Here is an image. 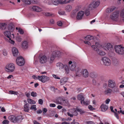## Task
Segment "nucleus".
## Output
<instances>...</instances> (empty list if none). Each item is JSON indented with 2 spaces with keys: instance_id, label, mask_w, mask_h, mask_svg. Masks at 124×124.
I'll list each match as a JSON object with an SVG mask.
<instances>
[{
  "instance_id": "1",
  "label": "nucleus",
  "mask_w": 124,
  "mask_h": 124,
  "mask_svg": "<svg viewBox=\"0 0 124 124\" xmlns=\"http://www.w3.org/2000/svg\"><path fill=\"white\" fill-rule=\"evenodd\" d=\"M56 67L62 71L63 72H65L66 74H68L70 71L68 65L66 64H63L61 62H58L56 64Z\"/></svg>"
},
{
  "instance_id": "2",
  "label": "nucleus",
  "mask_w": 124,
  "mask_h": 124,
  "mask_svg": "<svg viewBox=\"0 0 124 124\" xmlns=\"http://www.w3.org/2000/svg\"><path fill=\"white\" fill-rule=\"evenodd\" d=\"M124 47L123 45L115 46L114 49L116 53L118 55H121L124 54Z\"/></svg>"
},
{
  "instance_id": "3",
  "label": "nucleus",
  "mask_w": 124,
  "mask_h": 124,
  "mask_svg": "<svg viewBox=\"0 0 124 124\" xmlns=\"http://www.w3.org/2000/svg\"><path fill=\"white\" fill-rule=\"evenodd\" d=\"M62 54L60 51L56 50L53 52L49 61V63L51 64L53 62L55 57L57 56H59Z\"/></svg>"
},
{
  "instance_id": "4",
  "label": "nucleus",
  "mask_w": 124,
  "mask_h": 124,
  "mask_svg": "<svg viewBox=\"0 0 124 124\" xmlns=\"http://www.w3.org/2000/svg\"><path fill=\"white\" fill-rule=\"evenodd\" d=\"M8 118L10 121L14 123L21 122L23 119L22 116H21L16 117L14 115H11L9 116Z\"/></svg>"
},
{
  "instance_id": "5",
  "label": "nucleus",
  "mask_w": 124,
  "mask_h": 124,
  "mask_svg": "<svg viewBox=\"0 0 124 124\" xmlns=\"http://www.w3.org/2000/svg\"><path fill=\"white\" fill-rule=\"evenodd\" d=\"M119 11H117L113 13L110 16V18L113 21L116 22H119Z\"/></svg>"
},
{
  "instance_id": "6",
  "label": "nucleus",
  "mask_w": 124,
  "mask_h": 124,
  "mask_svg": "<svg viewBox=\"0 0 124 124\" xmlns=\"http://www.w3.org/2000/svg\"><path fill=\"white\" fill-rule=\"evenodd\" d=\"M15 69V66L13 63H10L7 65L5 67V70L9 72H13Z\"/></svg>"
},
{
  "instance_id": "7",
  "label": "nucleus",
  "mask_w": 124,
  "mask_h": 124,
  "mask_svg": "<svg viewBox=\"0 0 124 124\" xmlns=\"http://www.w3.org/2000/svg\"><path fill=\"white\" fill-rule=\"evenodd\" d=\"M100 2L99 0L92 2L88 5V8L90 9L95 8H97L99 5Z\"/></svg>"
},
{
  "instance_id": "8",
  "label": "nucleus",
  "mask_w": 124,
  "mask_h": 124,
  "mask_svg": "<svg viewBox=\"0 0 124 124\" xmlns=\"http://www.w3.org/2000/svg\"><path fill=\"white\" fill-rule=\"evenodd\" d=\"M38 78L39 81L43 83H45L49 81L50 79L49 77L45 76H38Z\"/></svg>"
},
{
  "instance_id": "9",
  "label": "nucleus",
  "mask_w": 124,
  "mask_h": 124,
  "mask_svg": "<svg viewBox=\"0 0 124 124\" xmlns=\"http://www.w3.org/2000/svg\"><path fill=\"white\" fill-rule=\"evenodd\" d=\"M16 64L19 66H23L25 63L24 59L21 57L17 58L16 60Z\"/></svg>"
},
{
  "instance_id": "10",
  "label": "nucleus",
  "mask_w": 124,
  "mask_h": 124,
  "mask_svg": "<svg viewBox=\"0 0 124 124\" xmlns=\"http://www.w3.org/2000/svg\"><path fill=\"white\" fill-rule=\"evenodd\" d=\"M59 100H60V101H56L55 102L57 104H59L62 105H64L65 106H67L68 105L69 102L68 101L64 100L61 98H59Z\"/></svg>"
},
{
  "instance_id": "11",
  "label": "nucleus",
  "mask_w": 124,
  "mask_h": 124,
  "mask_svg": "<svg viewBox=\"0 0 124 124\" xmlns=\"http://www.w3.org/2000/svg\"><path fill=\"white\" fill-rule=\"evenodd\" d=\"M101 61L103 62V64L106 66H109L111 63V61L110 59L108 57H102Z\"/></svg>"
},
{
  "instance_id": "12",
  "label": "nucleus",
  "mask_w": 124,
  "mask_h": 124,
  "mask_svg": "<svg viewBox=\"0 0 124 124\" xmlns=\"http://www.w3.org/2000/svg\"><path fill=\"white\" fill-rule=\"evenodd\" d=\"M39 62L41 64L46 63L48 60L49 58L45 55L40 56L39 57Z\"/></svg>"
},
{
  "instance_id": "13",
  "label": "nucleus",
  "mask_w": 124,
  "mask_h": 124,
  "mask_svg": "<svg viewBox=\"0 0 124 124\" xmlns=\"http://www.w3.org/2000/svg\"><path fill=\"white\" fill-rule=\"evenodd\" d=\"M68 65L70 70L74 71L75 70L76 67V63L75 62L70 61L68 62Z\"/></svg>"
},
{
  "instance_id": "14",
  "label": "nucleus",
  "mask_w": 124,
  "mask_h": 124,
  "mask_svg": "<svg viewBox=\"0 0 124 124\" xmlns=\"http://www.w3.org/2000/svg\"><path fill=\"white\" fill-rule=\"evenodd\" d=\"M104 49L106 50L111 52H113L114 51V48L109 43L107 44Z\"/></svg>"
},
{
  "instance_id": "15",
  "label": "nucleus",
  "mask_w": 124,
  "mask_h": 124,
  "mask_svg": "<svg viewBox=\"0 0 124 124\" xmlns=\"http://www.w3.org/2000/svg\"><path fill=\"white\" fill-rule=\"evenodd\" d=\"M95 45L92 46L91 47L93 50L97 52L99 50V48L101 47V45L98 42H96Z\"/></svg>"
},
{
  "instance_id": "16",
  "label": "nucleus",
  "mask_w": 124,
  "mask_h": 124,
  "mask_svg": "<svg viewBox=\"0 0 124 124\" xmlns=\"http://www.w3.org/2000/svg\"><path fill=\"white\" fill-rule=\"evenodd\" d=\"M108 86L110 88H113L116 86L115 81L112 79L109 80L108 81Z\"/></svg>"
},
{
  "instance_id": "17",
  "label": "nucleus",
  "mask_w": 124,
  "mask_h": 124,
  "mask_svg": "<svg viewBox=\"0 0 124 124\" xmlns=\"http://www.w3.org/2000/svg\"><path fill=\"white\" fill-rule=\"evenodd\" d=\"M84 14V11H80L78 13L77 16V18L78 20L81 19Z\"/></svg>"
},
{
  "instance_id": "18",
  "label": "nucleus",
  "mask_w": 124,
  "mask_h": 124,
  "mask_svg": "<svg viewBox=\"0 0 124 124\" xmlns=\"http://www.w3.org/2000/svg\"><path fill=\"white\" fill-rule=\"evenodd\" d=\"M22 47L24 49H27L28 46V43L26 41H24L22 42L21 43Z\"/></svg>"
},
{
  "instance_id": "19",
  "label": "nucleus",
  "mask_w": 124,
  "mask_h": 124,
  "mask_svg": "<svg viewBox=\"0 0 124 124\" xmlns=\"http://www.w3.org/2000/svg\"><path fill=\"white\" fill-rule=\"evenodd\" d=\"M82 74L84 77L86 78L88 76L89 73L87 70L85 69H83L82 70Z\"/></svg>"
},
{
  "instance_id": "20",
  "label": "nucleus",
  "mask_w": 124,
  "mask_h": 124,
  "mask_svg": "<svg viewBox=\"0 0 124 124\" xmlns=\"http://www.w3.org/2000/svg\"><path fill=\"white\" fill-rule=\"evenodd\" d=\"M12 51L13 55L16 56L18 53V51L17 48L15 47H13L12 49Z\"/></svg>"
},
{
  "instance_id": "21",
  "label": "nucleus",
  "mask_w": 124,
  "mask_h": 124,
  "mask_svg": "<svg viewBox=\"0 0 124 124\" xmlns=\"http://www.w3.org/2000/svg\"><path fill=\"white\" fill-rule=\"evenodd\" d=\"M82 74V70L80 68H78L76 71V76L79 77Z\"/></svg>"
},
{
  "instance_id": "22",
  "label": "nucleus",
  "mask_w": 124,
  "mask_h": 124,
  "mask_svg": "<svg viewBox=\"0 0 124 124\" xmlns=\"http://www.w3.org/2000/svg\"><path fill=\"white\" fill-rule=\"evenodd\" d=\"M112 90L110 88L106 89L104 92L105 94L107 95H109L110 94L112 93Z\"/></svg>"
},
{
  "instance_id": "23",
  "label": "nucleus",
  "mask_w": 124,
  "mask_h": 124,
  "mask_svg": "<svg viewBox=\"0 0 124 124\" xmlns=\"http://www.w3.org/2000/svg\"><path fill=\"white\" fill-rule=\"evenodd\" d=\"M32 9L34 11L37 12H40L42 10V9L38 6H33L32 7Z\"/></svg>"
},
{
  "instance_id": "24",
  "label": "nucleus",
  "mask_w": 124,
  "mask_h": 124,
  "mask_svg": "<svg viewBox=\"0 0 124 124\" xmlns=\"http://www.w3.org/2000/svg\"><path fill=\"white\" fill-rule=\"evenodd\" d=\"M101 111L104 112L107 110L108 108V107L107 105L102 104L101 105Z\"/></svg>"
},
{
  "instance_id": "25",
  "label": "nucleus",
  "mask_w": 124,
  "mask_h": 124,
  "mask_svg": "<svg viewBox=\"0 0 124 124\" xmlns=\"http://www.w3.org/2000/svg\"><path fill=\"white\" fill-rule=\"evenodd\" d=\"M78 99L80 100L81 103L82 104L83 101L84 100V98L82 94H80L78 95L77 96Z\"/></svg>"
},
{
  "instance_id": "26",
  "label": "nucleus",
  "mask_w": 124,
  "mask_h": 124,
  "mask_svg": "<svg viewBox=\"0 0 124 124\" xmlns=\"http://www.w3.org/2000/svg\"><path fill=\"white\" fill-rule=\"evenodd\" d=\"M68 79L66 77H64L61 79L60 80V83L61 85L65 84L67 81Z\"/></svg>"
},
{
  "instance_id": "27",
  "label": "nucleus",
  "mask_w": 124,
  "mask_h": 124,
  "mask_svg": "<svg viewBox=\"0 0 124 124\" xmlns=\"http://www.w3.org/2000/svg\"><path fill=\"white\" fill-rule=\"evenodd\" d=\"M4 35L8 38H10L11 37V32L9 31H6L4 33Z\"/></svg>"
},
{
  "instance_id": "28",
  "label": "nucleus",
  "mask_w": 124,
  "mask_h": 124,
  "mask_svg": "<svg viewBox=\"0 0 124 124\" xmlns=\"http://www.w3.org/2000/svg\"><path fill=\"white\" fill-rule=\"evenodd\" d=\"M52 4H51L49 3H48V4L49 5H52L53 4L54 5H57L60 3V1L59 0H52Z\"/></svg>"
},
{
  "instance_id": "29",
  "label": "nucleus",
  "mask_w": 124,
  "mask_h": 124,
  "mask_svg": "<svg viewBox=\"0 0 124 124\" xmlns=\"http://www.w3.org/2000/svg\"><path fill=\"white\" fill-rule=\"evenodd\" d=\"M96 53L98 55L101 56H104L106 54L105 52L99 49Z\"/></svg>"
},
{
  "instance_id": "30",
  "label": "nucleus",
  "mask_w": 124,
  "mask_h": 124,
  "mask_svg": "<svg viewBox=\"0 0 124 124\" xmlns=\"http://www.w3.org/2000/svg\"><path fill=\"white\" fill-rule=\"evenodd\" d=\"M76 111H78V112H79L80 113V114H82L84 113L85 112L82 109H80L78 108H77L76 109V111H75V112L76 113V114H73L74 115H75L76 116L77 115V113L76 112Z\"/></svg>"
},
{
  "instance_id": "31",
  "label": "nucleus",
  "mask_w": 124,
  "mask_h": 124,
  "mask_svg": "<svg viewBox=\"0 0 124 124\" xmlns=\"http://www.w3.org/2000/svg\"><path fill=\"white\" fill-rule=\"evenodd\" d=\"M29 109V105L28 104H26L24 106V110L25 112H28Z\"/></svg>"
},
{
  "instance_id": "32",
  "label": "nucleus",
  "mask_w": 124,
  "mask_h": 124,
  "mask_svg": "<svg viewBox=\"0 0 124 124\" xmlns=\"http://www.w3.org/2000/svg\"><path fill=\"white\" fill-rule=\"evenodd\" d=\"M93 36L91 35H88L87 36L84 38V39L86 40H90L91 39H93Z\"/></svg>"
},
{
  "instance_id": "33",
  "label": "nucleus",
  "mask_w": 124,
  "mask_h": 124,
  "mask_svg": "<svg viewBox=\"0 0 124 124\" xmlns=\"http://www.w3.org/2000/svg\"><path fill=\"white\" fill-rule=\"evenodd\" d=\"M72 8V7L71 6L68 5L66 7L65 10L67 11L70 12Z\"/></svg>"
},
{
  "instance_id": "34",
  "label": "nucleus",
  "mask_w": 124,
  "mask_h": 124,
  "mask_svg": "<svg viewBox=\"0 0 124 124\" xmlns=\"http://www.w3.org/2000/svg\"><path fill=\"white\" fill-rule=\"evenodd\" d=\"M28 101L29 103L31 104H34L36 103L35 101L30 99H28Z\"/></svg>"
},
{
  "instance_id": "35",
  "label": "nucleus",
  "mask_w": 124,
  "mask_h": 124,
  "mask_svg": "<svg viewBox=\"0 0 124 124\" xmlns=\"http://www.w3.org/2000/svg\"><path fill=\"white\" fill-rule=\"evenodd\" d=\"M16 30H18V31L21 34H23L24 33V31L21 28L16 27Z\"/></svg>"
},
{
  "instance_id": "36",
  "label": "nucleus",
  "mask_w": 124,
  "mask_h": 124,
  "mask_svg": "<svg viewBox=\"0 0 124 124\" xmlns=\"http://www.w3.org/2000/svg\"><path fill=\"white\" fill-rule=\"evenodd\" d=\"M82 104L85 105H87L90 104V101L89 100H87L83 101Z\"/></svg>"
},
{
  "instance_id": "37",
  "label": "nucleus",
  "mask_w": 124,
  "mask_h": 124,
  "mask_svg": "<svg viewBox=\"0 0 124 124\" xmlns=\"http://www.w3.org/2000/svg\"><path fill=\"white\" fill-rule=\"evenodd\" d=\"M6 24L5 23H1L0 24V26L1 27L2 29H4L6 27Z\"/></svg>"
},
{
  "instance_id": "38",
  "label": "nucleus",
  "mask_w": 124,
  "mask_h": 124,
  "mask_svg": "<svg viewBox=\"0 0 124 124\" xmlns=\"http://www.w3.org/2000/svg\"><path fill=\"white\" fill-rule=\"evenodd\" d=\"M16 40L17 41L20 42L22 40V39L21 36L17 35L16 37Z\"/></svg>"
},
{
  "instance_id": "39",
  "label": "nucleus",
  "mask_w": 124,
  "mask_h": 124,
  "mask_svg": "<svg viewBox=\"0 0 124 124\" xmlns=\"http://www.w3.org/2000/svg\"><path fill=\"white\" fill-rule=\"evenodd\" d=\"M9 93L10 94H14L17 95L18 94V92L13 91H9Z\"/></svg>"
},
{
  "instance_id": "40",
  "label": "nucleus",
  "mask_w": 124,
  "mask_h": 124,
  "mask_svg": "<svg viewBox=\"0 0 124 124\" xmlns=\"http://www.w3.org/2000/svg\"><path fill=\"white\" fill-rule=\"evenodd\" d=\"M90 77L92 78H95L96 77L97 75L96 74L93 73H92L90 74Z\"/></svg>"
},
{
  "instance_id": "41",
  "label": "nucleus",
  "mask_w": 124,
  "mask_h": 124,
  "mask_svg": "<svg viewBox=\"0 0 124 124\" xmlns=\"http://www.w3.org/2000/svg\"><path fill=\"white\" fill-rule=\"evenodd\" d=\"M89 9H90L88 8L86 9L85 10V14L87 16L89 15L90 14Z\"/></svg>"
},
{
  "instance_id": "42",
  "label": "nucleus",
  "mask_w": 124,
  "mask_h": 124,
  "mask_svg": "<svg viewBox=\"0 0 124 124\" xmlns=\"http://www.w3.org/2000/svg\"><path fill=\"white\" fill-rule=\"evenodd\" d=\"M30 109L33 110L34 111L36 110H37V108H36V105H32L30 108Z\"/></svg>"
},
{
  "instance_id": "43",
  "label": "nucleus",
  "mask_w": 124,
  "mask_h": 124,
  "mask_svg": "<svg viewBox=\"0 0 124 124\" xmlns=\"http://www.w3.org/2000/svg\"><path fill=\"white\" fill-rule=\"evenodd\" d=\"M31 96L33 97H36L37 95L36 93L34 92H32L31 93Z\"/></svg>"
},
{
  "instance_id": "44",
  "label": "nucleus",
  "mask_w": 124,
  "mask_h": 124,
  "mask_svg": "<svg viewBox=\"0 0 124 124\" xmlns=\"http://www.w3.org/2000/svg\"><path fill=\"white\" fill-rule=\"evenodd\" d=\"M52 76L54 78L56 79H60V78L58 76L56 75L53 74Z\"/></svg>"
},
{
  "instance_id": "45",
  "label": "nucleus",
  "mask_w": 124,
  "mask_h": 124,
  "mask_svg": "<svg viewBox=\"0 0 124 124\" xmlns=\"http://www.w3.org/2000/svg\"><path fill=\"white\" fill-rule=\"evenodd\" d=\"M9 123V121L7 120H5L2 122L3 124H8Z\"/></svg>"
},
{
  "instance_id": "46",
  "label": "nucleus",
  "mask_w": 124,
  "mask_h": 124,
  "mask_svg": "<svg viewBox=\"0 0 124 124\" xmlns=\"http://www.w3.org/2000/svg\"><path fill=\"white\" fill-rule=\"evenodd\" d=\"M120 16L121 17H123L124 16V8L122 10L121 12Z\"/></svg>"
},
{
  "instance_id": "47",
  "label": "nucleus",
  "mask_w": 124,
  "mask_h": 124,
  "mask_svg": "<svg viewBox=\"0 0 124 124\" xmlns=\"http://www.w3.org/2000/svg\"><path fill=\"white\" fill-rule=\"evenodd\" d=\"M10 38H10H9V42L11 44H14L15 43V41L13 40H11Z\"/></svg>"
},
{
  "instance_id": "48",
  "label": "nucleus",
  "mask_w": 124,
  "mask_h": 124,
  "mask_svg": "<svg viewBox=\"0 0 124 124\" xmlns=\"http://www.w3.org/2000/svg\"><path fill=\"white\" fill-rule=\"evenodd\" d=\"M58 13L59 14L61 15H63L65 14V12L63 11H59Z\"/></svg>"
},
{
  "instance_id": "49",
  "label": "nucleus",
  "mask_w": 124,
  "mask_h": 124,
  "mask_svg": "<svg viewBox=\"0 0 124 124\" xmlns=\"http://www.w3.org/2000/svg\"><path fill=\"white\" fill-rule=\"evenodd\" d=\"M84 42L85 44L86 45H88L90 46L91 45V43L90 42L87 41H84Z\"/></svg>"
},
{
  "instance_id": "50",
  "label": "nucleus",
  "mask_w": 124,
  "mask_h": 124,
  "mask_svg": "<svg viewBox=\"0 0 124 124\" xmlns=\"http://www.w3.org/2000/svg\"><path fill=\"white\" fill-rule=\"evenodd\" d=\"M57 25H58L60 26H62V23L61 21H58L57 23Z\"/></svg>"
},
{
  "instance_id": "51",
  "label": "nucleus",
  "mask_w": 124,
  "mask_h": 124,
  "mask_svg": "<svg viewBox=\"0 0 124 124\" xmlns=\"http://www.w3.org/2000/svg\"><path fill=\"white\" fill-rule=\"evenodd\" d=\"M38 102H39V104H40L41 105L43 103V100L41 99H39V100Z\"/></svg>"
},
{
  "instance_id": "52",
  "label": "nucleus",
  "mask_w": 124,
  "mask_h": 124,
  "mask_svg": "<svg viewBox=\"0 0 124 124\" xmlns=\"http://www.w3.org/2000/svg\"><path fill=\"white\" fill-rule=\"evenodd\" d=\"M49 106L50 107H54L56 106V105L54 103H51L50 104Z\"/></svg>"
},
{
  "instance_id": "53",
  "label": "nucleus",
  "mask_w": 124,
  "mask_h": 124,
  "mask_svg": "<svg viewBox=\"0 0 124 124\" xmlns=\"http://www.w3.org/2000/svg\"><path fill=\"white\" fill-rule=\"evenodd\" d=\"M88 108L90 110H93L94 109L93 108V106L91 105H89L88 106Z\"/></svg>"
},
{
  "instance_id": "54",
  "label": "nucleus",
  "mask_w": 124,
  "mask_h": 124,
  "mask_svg": "<svg viewBox=\"0 0 124 124\" xmlns=\"http://www.w3.org/2000/svg\"><path fill=\"white\" fill-rule=\"evenodd\" d=\"M3 55L5 56H6L7 55V51L5 50H3Z\"/></svg>"
},
{
  "instance_id": "55",
  "label": "nucleus",
  "mask_w": 124,
  "mask_h": 124,
  "mask_svg": "<svg viewBox=\"0 0 124 124\" xmlns=\"http://www.w3.org/2000/svg\"><path fill=\"white\" fill-rule=\"evenodd\" d=\"M24 3L26 4H31L29 0H26Z\"/></svg>"
},
{
  "instance_id": "56",
  "label": "nucleus",
  "mask_w": 124,
  "mask_h": 124,
  "mask_svg": "<svg viewBox=\"0 0 124 124\" xmlns=\"http://www.w3.org/2000/svg\"><path fill=\"white\" fill-rule=\"evenodd\" d=\"M110 101V100L109 99H107L105 101V103L107 104H108L109 103Z\"/></svg>"
},
{
  "instance_id": "57",
  "label": "nucleus",
  "mask_w": 124,
  "mask_h": 124,
  "mask_svg": "<svg viewBox=\"0 0 124 124\" xmlns=\"http://www.w3.org/2000/svg\"><path fill=\"white\" fill-rule=\"evenodd\" d=\"M110 9H111V12H112L116 9V7H115L113 6L111 8H110Z\"/></svg>"
},
{
  "instance_id": "58",
  "label": "nucleus",
  "mask_w": 124,
  "mask_h": 124,
  "mask_svg": "<svg viewBox=\"0 0 124 124\" xmlns=\"http://www.w3.org/2000/svg\"><path fill=\"white\" fill-rule=\"evenodd\" d=\"M71 124H79L77 122H75V120L74 119L73 122H72Z\"/></svg>"
},
{
  "instance_id": "59",
  "label": "nucleus",
  "mask_w": 124,
  "mask_h": 124,
  "mask_svg": "<svg viewBox=\"0 0 124 124\" xmlns=\"http://www.w3.org/2000/svg\"><path fill=\"white\" fill-rule=\"evenodd\" d=\"M115 116L116 118L117 119H119V116H118V114L117 113H115Z\"/></svg>"
},
{
  "instance_id": "60",
  "label": "nucleus",
  "mask_w": 124,
  "mask_h": 124,
  "mask_svg": "<svg viewBox=\"0 0 124 124\" xmlns=\"http://www.w3.org/2000/svg\"><path fill=\"white\" fill-rule=\"evenodd\" d=\"M67 114L68 116L71 117H72L73 116V115L70 114L69 112H68L67 113Z\"/></svg>"
},
{
  "instance_id": "61",
  "label": "nucleus",
  "mask_w": 124,
  "mask_h": 124,
  "mask_svg": "<svg viewBox=\"0 0 124 124\" xmlns=\"http://www.w3.org/2000/svg\"><path fill=\"white\" fill-rule=\"evenodd\" d=\"M110 8H108L106 10V12L107 13H109L111 12Z\"/></svg>"
},
{
  "instance_id": "62",
  "label": "nucleus",
  "mask_w": 124,
  "mask_h": 124,
  "mask_svg": "<svg viewBox=\"0 0 124 124\" xmlns=\"http://www.w3.org/2000/svg\"><path fill=\"white\" fill-rule=\"evenodd\" d=\"M50 23L51 24H54V20L53 19H51L50 20Z\"/></svg>"
},
{
  "instance_id": "63",
  "label": "nucleus",
  "mask_w": 124,
  "mask_h": 124,
  "mask_svg": "<svg viewBox=\"0 0 124 124\" xmlns=\"http://www.w3.org/2000/svg\"><path fill=\"white\" fill-rule=\"evenodd\" d=\"M47 111V110L46 108H44L43 109V113H46Z\"/></svg>"
},
{
  "instance_id": "64",
  "label": "nucleus",
  "mask_w": 124,
  "mask_h": 124,
  "mask_svg": "<svg viewBox=\"0 0 124 124\" xmlns=\"http://www.w3.org/2000/svg\"><path fill=\"white\" fill-rule=\"evenodd\" d=\"M57 108L58 109H60L62 108V106L59 105L57 106Z\"/></svg>"
}]
</instances>
